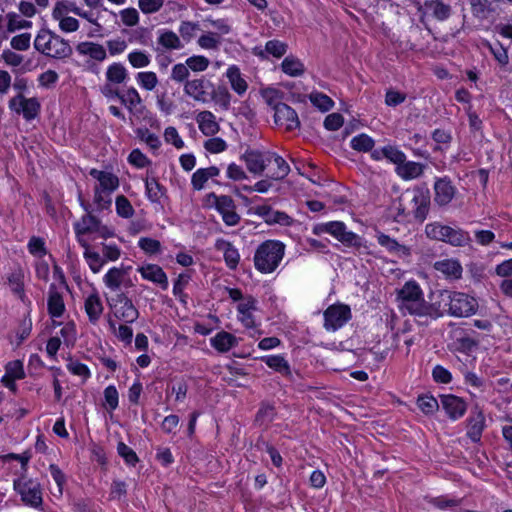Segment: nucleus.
Here are the masks:
<instances>
[{
    "mask_svg": "<svg viewBox=\"0 0 512 512\" xmlns=\"http://www.w3.org/2000/svg\"><path fill=\"white\" fill-rule=\"evenodd\" d=\"M399 308L416 316H435L434 306L424 300L423 291L416 281H407L397 290Z\"/></svg>",
    "mask_w": 512,
    "mask_h": 512,
    "instance_id": "f257e3e1",
    "label": "nucleus"
},
{
    "mask_svg": "<svg viewBox=\"0 0 512 512\" xmlns=\"http://www.w3.org/2000/svg\"><path fill=\"white\" fill-rule=\"evenodd\" d=\"M34 48L41 54L55 59H65L72 55L69 42L47 28H42L34 40Z\"/></svg>",
    "mask_w": 512,
    "mask_h": 512,
    "instance_id": "f03ea898",
    "label": "nucleus"
},
{
    "mask_svg": "<svg viewBox=\"0 0 512 512\" xmlns=\"http://www.w3.org/2000/svg\"><path fill=\"white\" fill-rule=\"evenodd\" d=\"M285 254V245L276 240H267L261 243L254 254L255 268L264 274L274 272Z\"/></svg>",
    "mask_w": 512,
    "mask_h": 512,
    "instance_id": "7ed1b4c3",
    "label": "nucleus"
},
{
    "mask_svg": "<svg viewBox=\"0 0 512 512\" xmlns=\"http://www.w3.org/2000/svg\"><path fill=\"white\" fill-rule=\"evenodd\" d=\"M425 233L432 240L446 242L455 247L465 246L471 241L467 231L458 227L443 225L439 222L427 224Z\"/></svg>",
    "mask_w": 512,
    "mask_h": 512,
    "instance_id": "20e7f679",
    "label": "nucleus"
},
{
    "mask_svg": "<svg viewBox=\"0 0 512 512\" xmlns=\"http://www.w3.org/2000/svg\"><path fill=\"white\" fill-rule=\"evenodd\" d=\"M440 297L448 306V313L454 317H469L478 309L477 300L462 292L443 290Z\"/></svg>",
    "mask_w": 512,
    "mask_h": 512,
    "instance_id": "39448f33",
    "label": "nucleus"
},
{
    "mask_svg": "<svg viewBox=\"0 0 512 512\" xmlns=\"http://www.w3.org/2000/svg\"><path fill=\"white\" fill-rule=\"evenodd\" d=\"M13 487L25 505L35 509L42 506V489L38 481L23 476L14 480Z\"/></svg>",
    "mask_w": 512,
    "mask_h": 512,
    "instance_id": "423d86ee",
    "label": "nucleus"
},
{
    "mask_svg": "<svg viewBox=\"0 0 512 512\" xmlns=\"http://www.w3.org/2000/svg\"><path fill=\"white\" fill-rule=\"evenodd\" d=\"M207 203L213 205L221 214L223 222L228 226H235L240 222V215L236 212V205L228 195L218 196L214 192L206 197Z\"/></svg>",
    "mask_w": 512,
    "mask_h": 512,
    "instance_id": "0eeeda50",
    "label": "nucleus"
},
{
    "mask_svg": "<svg viewBox=\"0 0 512 512\" xmlns=\"http://www.w3.org/2000/svg\"><path fill=\"white\" fill-rule=\"evenodd\" d=\"M108 304L114 316L125 323H133L139 317L138 309L124 293L108 299Z\"/></svg>",
    "mask_w": 512,
    "mask_h": 512,
    "instance_id": "6e6552de",
    "label": "nucleus"
},
{
    "mask_svg": "<svg viewBox=\"0 0 512 512\" xmlns=\"http://www.w3.org/2000/svg\"><path fill=\"white\" fill-rule=\"evenodd\" d=\"M273 152L247 149L240 159L245 162L248 171L255 175H261L266 169L267 163L272 161Z\"/></svg>",
    "mask_w": 512,
    "mask_h": 512,
    "instance_id": "1a4fd4ad",
    "label": "nucleus"
},
{
    "mask_svg": "<svg viewBox=\"0 0 512 512\" xmlns=\"http://www.w3.org/2000/svg\"><path fill=\"white\" fill-rule=\"evenodd\" d=\"M350 308L346 305H331L324 312V327L328 331H336L349 319Z\"/></svg>",
    "mask_w": 512,
    "mask_h": 512,
    "instance_id": "9d476101",
    "label": "nucleus"
},
{
    "mask_svg": "<svg viewBox=\"0 0 512 512\" xmlns=\"http://www.w3.org/2000/svg\"><path fill=\"white\" fill-rule=\"evenodd\" d=\"M213 88V83L206 80L204 77L186 81L184 84V93L201 103L209 101V89Z\"/></svg>",
    "mask_w": 512,
    "mask_h": 512,
    "instance_id": "9b49d317",
    "label": "nucleus"
},
{
    "mask_svg": "<svg viewBox=\"0 0 512 512\" xmlns=\"http://www.w3.org/2000/svg\"><path fill=\"white\" fill-rule=\"evenodd\" d=\"M274 119L276 124L285 126L286 130L291 131L300 126V121L295 110L283 102L274 104Z\"/></svg>",
    "mask_w": 512,
    "mask_h": 512,
    "instance_id": "f8f14e48",
    "label": "nucleus"
},
{
    "mask_svg": "<svg viewBox=\"0 0 512 512\" xmlns=\"http://www.w3.org/2000/svg\"><path fill=\"white\" fill-rule=\"evenodd\" d=\"M414 217L423 222L429 212L430 194L428 190L415 189L411 200Z\"/></svg>",
    "mask_w": 512,
    "mask_h": 512,
    "instance_id": "ddd939ff",
    "label": "nucleus"
},
{
    "mask_svg": "<svg viewBox=\"0 0 512 512\" xmlns=\"http://www.w3.org/2000/svg\"><path fill=\"white\" fill-rule=\"evenodd\" d=\"M100 220L91 214L84 215L80 221L74 224V230L79 244L83 248L88 247V242L83 238V235L94 233Z\"/></svg>",
    "mask_w": 512,
    "mask_h": 512,
    "instance_id": "4468645a",
    "label": "nucleus"
},
{
    "mask_svg": "<svg viewBox=\"0 0 512 512\" xmlns=\"http://www.w3.org/2000/svg\"><path fill=\"white\" fill-rule=\"evenodd\" d=\"M434 190L435 201L441 206L450 203L455 195V187L448 177L437 179L434 184Z\"/></svg>",
    "mask_w": 512,
    "mask_h": 512,
    "instance_id": "2eb2a0df",
    "label": "nucleus"
},
{
    "mask_svg": "<svg viewBox=\"0 0 512 512\" xmlns=\"http://www.w3.org/2000/svg\"><path fill=\"white\" fill-rule=\"evenodd\" d=\"M141 276L153 283L160 285L163 290L168 288V278L163 269L156 264H147L137 269Z\"/></svg>",
    "mask_w": 512,
    "mask_h": 512,
    "instance_id": "dca6fc26",
    "label": "nucleus"
},
{
    "mask_svg": "<svg viewBox=\"0 0 512 512\" xmlns=\"http://www.w3.org/2000/svg\"><path fill=\"white\" fill-rule=\"evenodd\" d=\"M441 403L443 409L452 420L462 417L466 412V403L455 395H444Z\"/></svg>",
    "mask_w": 512,
    "mask_h": 512,
    "instance_id": "f3484780",
    "label": "nucleus"
},
{
    "mask_svg": "<svg viewBox=\"0 0 512 512\" xmlns=\"http://www.w3.org/2000/svg\"><path fill=\"white\" fill-rule=\"evenodd\" d=\"M158 47L156 51L162 50H179L184 47L180 37L172 30L160 29L158 30L157 38Z\"/></svg>",
    "mask_w": 512,
    "mask_h": 512,
    "instance_id": "a211bd4d",
    "label": "nucleus"
},
{
    "mask_svg": "<svg viewBox=\"0 0 512 512\" xmlns=\"http://www.w3.org/2000/svg\"><path fill=\"white\" fill-rule=\"evenodd\" d=\"M422 7L424 13L431 15L438 21L447 20L452 12L451 6L441 0H425Z\"/></svg>",
    "mask_w": 512,
    "mask_h": 512,
    "instance_id": "6ab92c4d",
    "label": "nucleus"
},
{
    "mask_svg": "<svg viewBox=\"0 0 512 512\" xmlns=\"http://www.w3.org/2000/svg\"><path fill=\"white\" fill-rule=\"evenodd\" d=\"M89 174L96 180L99 181V190L112 193L119 186V179L116 175L111 172L101 171L97 169H91Z\"/></svg>",
    "mask_w": 512,
    "mask_h": 512,
    "instance_id": "aec40b11",
    "label": "nucleus"
},
{
    "mask_svg": "<svg viewBox=\"0 0 512 512\" xmlns=\"http://www.w3.org/2000/svg\"><path fill=\"white\" fill-rule=\"evenodd\" d=\"M200 131L206 136H212L219 132L220 126L215 115L210 111H201L196 116Z\"/></svg>",
    "mask_w": 512,
    "mask_h": 512,
    "instance_id": "412c9836",
    "label": "nucleus"
},
{
    "mask_svg": "<svg viewBox=\"0 0 512 512\" xmlns=\"http://www.w3.org/2000/svg\"><path fill=\"white\" fill-rule=\"evenodd\" d=\"M76 50L80 55L89 56L98 62L104 61L107 57L103 45L94 42H81L76 46Z\"/></svg>",
    "mask_w": 512,
    "mask_h": 512,
    "instance_id": "4be33fe9",
    "label": "nucleus"
},
{
    "mask_svg": "<svg viewBox=\"0 0 512 512\" xmlns=\"http://www.w3.org/2000/svg\"><path fill=\"white\" fill-rule=\"evenodd\" d=\"M215 247L218 251L223 252L224 260L230 269H235L239 263L238 250L228 241L219 239L216 241Z\"/></svg>",
    "mask_w": 512,
    "mask_h": 512,
    "instance_id": "5701e85b",
    "label": "nucleus"
},
{
    "mask_svg": "<svg viewBox=\"0 0 512 512\" xmlns=\"http://www.w3.org/2000/svg\"><path fill=\"white\" fill-rule=\"evenodd\" d=\"M47 306L52 317H61L65 311L62 295L57 291L55 284H51L49 287Z\"/></svg>",
    "mask_w": 512,
    "mask_h": 512,
    "instance_id": "b1692460",
    "label": "nucleus"
},
{
    "mask_svg": "<svg viewBox=\"0 0 512 512\" xmlns=\"http://www.w3.org/2000/svg\"><path fill=\"white\" fill-rule=\"evenodd\" d=\"M485 427V417L482 412H476L468 419L467 436L473 442H479Z\"/></svg>",
    "mask_w": 512,
    "mask_h": 512,
    "instance_id": "393cba45",
    "label": "nucleus"
},
{
    "mask_svg": "<svg viewBox=\"0 0 512 512\" xmlns=\"http://www.w3.org/2000/svg\"><path fill=\"white\" fill-rule=\"evenodd\" d=\"M378 243L386 248L390 253L396 254L397 256H409L410 249L404 245L399 244L395 239L390 236L378 232L376 235Z\"/></svg>",
    "mask_w": 512,
    "mask_h": 512,
    "instance_id": "a878e982",
    "label": "nucleus"
},
{
    "mask_svg": "<svg viewBox=\"0 0 512 512\" xmlns=\"http://www.w3.org/2000/svg\"><path fill=\"white\" fill-rule=\"evenodd\" d=\"M425 165L414 161H404L397 166V174L404 180H411L420 177L423 174Z\"/></svg>",
    "mask_w": 512,
    "mask_h": 512,
    "instance_id": "bb28decb",
    "label": "nucleus"
},
{
    "mask_svg": "<svg viewBox=\"0 0 512 512\" xmlns=\"http://www.w3.org/2000/svg\"><path fill=\"white\" fill-rule=\"evenodd\" d=\"M434 268L451 279H459L462 275V267L456 260L446 259L437 261Z\"/></svg>",
    "mask_w": 512,
    "mask_h": 512,
    "instance_id": "cd10ccee",
    "label": "nucleus"
},
{
    "mask_svg": "<svg viewBox=\"0 0 512 512\" xmlns=\"http://www.w3.org/2000/svg\"><path fill=\"white\" fill-rule=\"evenodd\" d=\"M210 342L217 351L224 353L237 344V339L231 333L221 331L211 338Z\"/></svg>",
    "mask_w": 512,
    "mask_h": 512,
    "instance_id": "c85d7f7f",
    "label": "nucleus"
},
{
    "mask_svg": "<svg viewBox=\"0 0 512 512\" xmlns=\"http://www.w3.org/2000/svg\"><path fill=\"white\" fill-rule=\"evenodd\" d=\"M85 311L90 322L96 323L99 320L103 312V305L97 293H93L86 298Z\"/></svg>",
    "mask_w": 512,
    "mask_h": 512,
    "instance_id": "c756f323",
    "label": "nucleus"
},
{
    "mask_svg": "<svg viewBox=\"0 0 512 512\" xmlns=\"http://www.w3.org/2000/svg\"><path fill=\"white\" fill-rule=\"evenodd\" d=\"M128 78L127 69L121 63H113L108 66L106 70V82L119 85L126 81Z\"/></svg>",
    "mask_w": 512,
    "mask_h": 512,
    "instance_id": "7c9ffc66",
    "label": "nucleus"
},
{
    "mask_svg": "<svg viewBox=\"0 0 512 512\" xmlns=\"http://www.w3.org/2000/svg\"><path fill=\"white\" fill-rule=\"evenodd\" d=\"M8 283L12 292L17 295L22 302L26 301L24 292V273L21 269L12 272L8 277Z\"/></svg>",
    "mask_w": 512,
    "mask_h": 512,
    "instance_id": "2f4dec72",
    "label": "nucleus"
},
{
    "mask_svg": "<svg viewBox=\"0 0 512 512\" xmlns=\"http://www.w3.org/2000/svg\"><path fill=\"white\" fill-rule=\"evenodd\" d=\"M232 89L238 93L239 95H242L247 90V83L246 81L241 77L240 70L236 66H231L228 68L226 73Z\"/></svg>",
    "mask_w": 512,
    "mask_h": 512,
    "instance_id": "473e14b6",
    "label": "nucleus"
},
{
    "mask_svg": "<svg viewBox=\"0 0 512 512\" xmlns=\"http://www.w3.org/2000/svg\"><path fill=\"white\" fill-rule=\"evenodd\" d=\"M262 360L266 363V365L275 371L289 376L291 375V370L288 362L284 359V357L280 355H272L263 357Z\"/></svg>",
    "mask_w": 512,
    "mask_h": 512,
    "instance_id": "72a5a7b5",
    "label": "nucleus"
},
{
    "mask_svg": "<svg viewBox=\"0 0 512 512\" xmlns=\"http://www.w3.org/2000/svg\"><path fill=\"white\" fill-rule=\"evenodd\" d=\"M281 67L285 74L292 77L301 76L304 73V65L299 59L293 56L286 57L282 61Z\"/></svg>",
    "mask_w": 512,
    "mask_h": 512,
    "instance_id": "f704fd0d",
    "label": "nucleus"
},
{
    "mask_svg": "<svg viewBox=\"0 0 512 512\" xmlns=\"http://www.w3.org/2000/svg\"><path fill=\"white\" fill-rule=\"evenodd\" d=\"M209 100L214 101L224 110H227L230 106L231 95L225 86H218L217 88L213 86L209 95Z\"/></svg>",
    "mask_w": 512,
    "mask_h": 512,
    "instance_id": "c9c22d12",
    "label": "nucleus"
},
{
    "mask_svg": "<svg viewBox=\"0 0 512 512\" xmlns=\"http://www.w3.org/2000/svg\"><path fill=\"white\" fill-rule=\"evenodd\" d=\"M145 186L148 199L151 202L160 203L165 195V188L155 178L147 179Z\"/></svg>",
    "mask_w": 512,
    "mask_h": 512,
    "instance_id": "e433bc0d",
    "label": "nucleus"
},
{
    "mask_svg": "<svg viewBox=\"0 0 512 512\" xmlns=\"http://www.w3.org/2000/svg\"><path fill=\"white\" fill-rule=\"evenodd\" d=\"M272 161L276 164L277 168L270 174V179L274 181L283 180L290 172V166L283 157L273 152Z\"/></svg>",
    "mask_w": 512,
    "mask_h": 512,
    "instance_id": "4c0bfd02",
    "label": "nucleus"
},
{
    "mask_svg": "<svg viewBox=\"0 0 512 512\" xmlns=\"http://www.w3.org/2000/svg\"><path fill=\"white\" fill-rule=\"evenodd\" d=\"M124 275L125 271L123 269L113 267L104 276V283L110 289L117 290L121 285Z\"/></svg>",
    "mask_w": 512,
    "mask_h": 512,
    "instance_id": "58836bf2",
    "label": "nucleus"
},
{
    "mask_svg": "<svg viewBox=\"0 0 512 512\" xmlns=\"http://www.w3.org/2000/svg\"><path fill=\"white\" fill-rule=\"evenodd\" d=\"M120 102L132 111L135 107L141 104L142 99L134 87H130L120 97Z\"/></svg>",
    "mask_w": 512,
    "mask_h": 512,
    "instance_id": "ea45409f",
    "label": "nucleus"
},
{
    "mask_svg": "<svg viewBox=\"0 0 512 512\" xmlns=\"http://www.w3.org/2000/svg\"><path fill=\"white\" fill-rule=\"evenodd\" d=\"M309 99L311 103L319 108L322 112L329 111L334 105L333 100L321 92H312L309 95Z\"/></svg>",
    "mask_w": 512,
    "mask_h": 512,
    "instance_id": "a19ab883",
    "label": "nucleus"
},
{
    "mask_svg": "<svg viewBox=\"0 0 512 512\" xmlns=\"http://www.w3.org/2000/svg\"><path fill=\"white\" fill-rule=\"evenodd\" d=\"M374 140L367 134H360L352 138L351 147L359 152H368L374 147Z\"/></svg>",
    "mask_w": 512,
    "mask_h": 512,
    "instance_id": "79ce46f5",
    "label": "nucleus"
},
{
    "mask_svg": "<svg viewBox=\"0 0 512 512\" xmlns=\"http://www.w3.org/2000/svg\"><path fill=\"white\" fill-rule=\"evenodd\" d=\"M417 406L426 415L433 414L439 408L436 398L428 395L419 396L417 398Z\"/></svg>",
    "mask_w": 512,
    "mask_h": 512,
    "instance_id": "37998d69",
    "label": "nucleus"
},
{
    "mask_svg": "<svg viewBox=\"0 0 512 512\" xmlns=\"http://www.w3.org/2000/svg\"><path fill=\"white\" fill-rule=\"evenodd\" d=\"M24 375L23 365L20 361L9 362L6 366V375L2 378V382L8 385V378L12 380L22 379Z\"/></svg>",
    "mask_w": 512,
    "mask_h": 512,
    "instance_id": "c03bdc74",
    "label": "nucleus"
},
{
    "mask_svg": "<svg viewBox=\"0 0 512 512\" xmlns=\"http://www.w3.org/2000/svg\"><path fill=\"white\" fill-rule=\"evenodd\" d=\"M136 79L141 87L148 91L153 90L158 84L157 75L151 71L139 72Z\"/></svg>",
    "mask_w": 512,
    "mask_h": 512,
    "instance_id": "a18cd8bd",
    "label": "nucleus"
},
{
    "mask_svg": "<svg viewBox=\"0 0 512 512\" xmlns=\"http://www.w3.org/2000/svg\"><path fill=\"white\" fill-rule=\"evenodd\" d=\"M116 211L120 217L130 218L134 215V209L130 201L123 195L116 197Z\"/></svg>",
    "mask_w": 512,
    "mask_h": 512,
    "instance_id": "49530a36",
    "label": "nucleus"
},
{
    "mask_svg": "<svg viewBox=\"0 0 512 512\" xmlns=\"http://www.w3.org/2000/svg\"><path fill=\"white\" fill-rule=\"evenodd\" d=\"M186 64L193 72H203L208 68L210 61L205 56L194 55L186 59Z\"/></svg>",
    "mask_w": 512,
    "mask_h": 512,
    "instance_id": "de8ad7c7",
    "label": "nucleus"
},
{
    "mask_svg": "<svg viewBox=\"0 0 512 512\" xmlns=\"http://www.w3.org/2000/svg\"><path fill=\"white\" fill-rule=\"evenodd\" d=\"M22 114L26 120L34 119L40 110V104L36 98H24Z\"/></svg>",
    "mask_w": 512,
    "mask_h": 512,
    "instance_id": "09e8293b",
    "label": "nucleus"
},
{
    "mask_svg": "<svg viewBox=\"0 0 512 512\" xmlns=\"http://www.w3.org/2000/svg\"><path fill=\"white\" fill-rule=\"evenodd\" d=\"M128 61L134 68H144L150 64L149 55L144 51H133L128 54Z\"/></svg>",
    "mask_w": 512,
    "mask_h": 512,
    "instance_id": "8fccbe9b",
    "label": "nucleus"
},
{
    "mask_svg": "<svg viewBox=\"0 0 512 512\" xmlns=\"http://www.w3.org/2000/svg\"><path fill=\"white\" fill-rule=\"evenodd\" d=\"M383 157L389 159L392 163L400 166L406 160L405 154L393 146H385L381 149Z\"/></svg>",
    "mask_w": 512,
    "mask_h": 512,
    "instance_id": "3c124183",
    "label": "nucleus"
},
{
    "mask_svg": "<svg viewBox=\"0 0 512 512\" xmlns=\"http://www.w3.org/2000/svg\"><path fill=\"white\" fill-rule=\"evenodd\" d=\"M117 452L128 465L135 466L139 461L135 451L123 442L118 443Z\"/></svg>",
    "mask_w": 512,
    "mask_h": 512,
    "instance_id": "603ef678",
    "label": "nucleus"
},
{
    "mask_svg": "<svg viewBox=\"0 0 512 512\" xmlns=\"http://www.w3.org/2000/svg\"><path fill=\"white\" fill-rule=\"evenodd\" d=\"M84 257L87 260L90 269L94 273H98L104 264V260L101 258L100 254L89 250L88 246L85 248Z\"/></svg>",
    "mask_w": 512,
    "mask_h": 512,
    "instance_id": "864d4df0",
    "label": "nucleus"
},
{
    "mask_svg": "<svg viewBox=\"0 0 512 512\" xmlns=\"http://www.w3.org/2000/svg\"><path fill=\"white\" fill-rule=\"evenodd\" d=\"M6 17L8 19L7 30L9 32H14L15 30L23 28H30L32 26V22L19 19L18 15L14 12L8 13Z\"/></svg>",
    "mask_w": 512,
    "mask_h": 512,
    "instance_id": "5fc2aeb1",
    "label": "nucleus"
},
{
    "mask_svg": "<svg viewBox=\"0 0 512 512\" xmlns=\"http://www.w3.org/2000/svg\"><path fill=\"white\" fill-rule=\"evenodd\" d=\"M189 74V67L187 66L186 62L178 63L172 68L171 79L179 83L186 82L189 81Z\"/></svg>",
    "mask_w": 512,
    "mask_h": 512,
    "instance_id": "6e6d98bb",
    "label": "nucleus"
},
{
    "mask_svg": "<svg viewBox=\"0 0 512 512\" xmlns=\"http://www.w3.org/2000/svg\"><path fill=\"white\" fill-rule=\"evenodd\" d=\"M267 53L280 58L287 52V44L279 40H270L265 45Z\"/></svg>",
    "mask_w": 512,
    "mask_h": 512,
    "instance_id": "4d7b16f0",
    "label": "nucleus"
},
{
    "mask_svg": "<svg viewBox=\"0 0 512 512\" xmlns=\"http://www.w3.org/2000/svg\"><path fill=\"white\" fill-rule=\"evenodd\" d=\"M139 247L148 254H156L161 250V243L149 237H142L138 242Z\"/></svg>",
    "mask_w": 512,
    "mask_h": 512,
    "instance_id": "13d9d810",
    "label": "nucleus"
},
{
    "mask_svg": "<svg viewBox=\"0 0 512 512\" xmlns=\"http://www.w3.org/2000/svg\"><path fill=\"white\" fill-rule=\"evenodd\" d=\"M31 34L22 33L16 35L11 39V47L15 50L26 51L30 47Z\"/></svg>",
    "mask_w": 512,
    "mask_h": 512,
    "instance_id": "bf43d9fd",
    "label": "nucleus"
},
{
    "mask_svg": "<svg viewBox=\"0 0 512 512\" xmlns=\"http://www.w3.org/2000/svg\"><path fill=\"white\" fill-rule=\"evenodd\" d=\"M197 30H199V24L190 21H182L179 27L180 35L186 41H190Z\"/></svg>",
    "mask_w": 512,
    "mask_h": 512,
    "instance_id": "052dcab7",
    "label": "nucleus"
},
{
    "mask_svg": "<svg viewBox=\"0 0 512 512\" xmlns=\"http://www.w3.org/2000/svg\"><path fill=\"white\" fill-rule=\"evenodd\" d=\"M164 4V0H139L138 5L144 14L158 12Z\"/></svg>",
    "mask_w": 512,
    "mask_h": 512,
    "instance_id": "680f3d73",
    "label": "nucleus"
},
{
    "mask_svg": "<svg viewBox=\"0 0 512 512\" xmlns=\"http://www.w3.org/2000/svg\"><path fill=\"white\" fill-rule=\"evenodd\" d=\"M204 148L210 153H221L226 150V142L219 137H213L205 141Z\"/></svg>",
    "mask_w": 512,
    "mask_h": 512,
    "instance_id": "e2e57ef3",
    "label": "nucleus"
},
{
    "mask_svg": "<svg viewBox=\"0 0 512 512\" xmlns=\"http://www.w3.org/2000/svg\"><path fill=\"white\" fill-rule=\"evenodd\" d=\"M320 229L333 235L337 240H339L342 233L346 229V226L343 222L335 221L323 224Z\"/></svg>",
    "mask_w": 512,
    "mask_h": 512,
    "instance_id": "0e129e2a",
    "label": "nucleus"
},
{
    "mask_svg": "<svg viewBox=\"0 0 512 512\" xmlns=\"http://www.w3.org/2000/svg\"><path fill=\"white\" fill-rule=\"evenodd\" d=\"M128 161L137 168H144L150 164V160L139 149L131 151Z\"/></svg>",
    "mask_w": 512,
    "mask_h": 512,
    "instance_id": "69168bd1",
    "label": "nucleus"
},
{
    "mask_svg": "<svg viewBox=\"0 0 512 512\" xmlns=\"http://www.w3.org/2000/svg\"><path fill=\"white\" fill-rule=\"evenodd\" d=\"M120 16L122 19V22L126 26H135L139 22V14L138 11L135 8H127L122 11H120Z\"/></svg>",
    "mask_w": 512,
    "mask_h": 512,
    "instance_id": "338daca9",
    "label": "nucleus"
},
{
    "mask_svg": "<svg viewBox=\"0 0 512 512\" xmlns=\"http://www.w3.org/2000/svg\"><path fill=\"white\" fill-rule=\"evenodd\" d=\"M432 376L435 382L447 384L452 380L451 373L441 365H436L433 368Z\"/></svg>",
    "mask_w": 512,
    "mask_h": 512,
    "instance_id": "774afa93",
    "label": "nucleus"
}]
</instances>
